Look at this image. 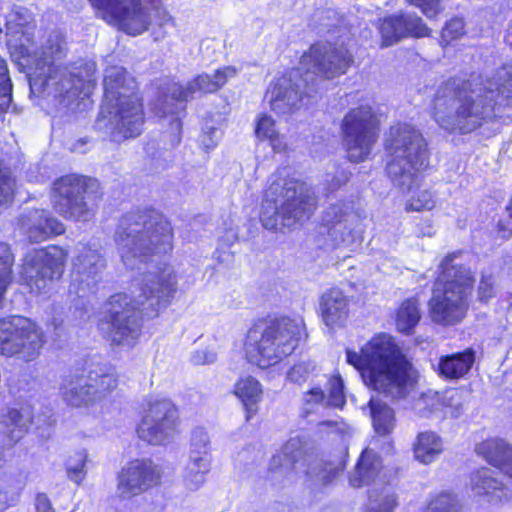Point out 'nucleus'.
<instances>
[{
	"label": "nucleus",
	"mask_w": 512,
	"mask_h": 512,
	"mask_svg": "<svg viewBox=\"0 0 512 512\" xmlns=\"http://www.w3.org/2000/svg\"><path fill=\"white\" fill-rule=\"evenodd\" d=\"M512 97V61L491 77L449 80L437 90L433 117L445 130L470 133L493 116L497 98Z\"/></svg>",
	"instance_id": "obj_1"
},
{
	"label": "nucleus",
	"mask_w": 512,
	"mask_h": 512,
	"mask_svg": "<svg viewBox=\"0 0 512 512\" xmlns=\"http://www.w3.org/2000/svg\"><path fill=\"white\" fill-rule=\"evenodd\" d=\"M176 290L177 276L170 266L143 274L133 283L131 294H114L106 303V337L116 345H134L141 332V315H157Z\"/></svg>",
	"instance_id": "obj_2"
},
{
	"label": "nucleus",
	"mask_w": 512,
	"mask_h": 512,
	"mask_svg": "<svg viewBox=\"0 0 512 512\" xmlns=\"http://www.w3.org/2000/svg\"><path fill=\"white\" fill-rule=\"evenodd\" d=\"M389 155L386 171L392 184L407 193V211H430L436 201L428 189H418L421 172L429 165L428 144L422 133L409 123H397L389 128L384 138Z\"/></svg>",
	"instance_id": "obj_3"
},
{
	"label": "nucleus",
	"mask_w": 512,
	"mask_h": 512,
	"mask_svg": "<svg viewBox=\"0 0 512 512\" xmlns=\"http://www.w3.org/2000/svg\"><path fill=\"white\" fill-rule=\"evenodd\" d=\"M353 61L344 45L315 43L301 56L297 69L271 83L265 98L275 113H293L301 107L304 95H309L303 87L313 84L316 76L331 79L346 73Z\"/></svg>",
	"instance_id": "obj_4"
},
{
	"label": "nucleus",
	"mask_w": 512,
	"mask_h": 512,
	"mask_svg": "<svg viewBox=\"0 0 512 512\" xmlns=\"http://www.w3.org/2000/svg\"><path fill=\"white\" fill-rule=\"evenodd\" d=\"M347 362L361 373L369 388L392 398H404L416 386L418 373L388 334L375 335L360 353L347 350Z\"/></svg>",
	"instance_id": "obj_5"
},
{
	"label": "nucleus",
	"mask_w": 512,
	"mask_h": 512,
	"mask_svg": "<svg viewBox=\"0 0 512 512\" xmlns=\"http://www.w3.org/2000/svg\"><path fill=\"white\" fill-rule=\"evenodd\" d=\"M66 51V42L59 32H52L41 50L35 55L32 65L35 72L29 78L32 92L43 90L47 96L62 98L60 102L70 103L80 94L88 96L95 85L96 64L94 61H80L71 67L55 64Z\"/></svg>",
	"instance_id": "obj_6"
},
{
	"label": "nucleus",
	"mask_w": 512,
	"mask_h": 512,
	"mask_svg": "<svg viewBox=\"0 0 512 512\" xmlns=\"http://www.w3.org/2000/svg\"><path fill=\"white\" fill-rule=\"evenodd\" d=\"M261 204L260 221L264 228L279 231L308 219L317 205L314 191L304 182L290 177L289 170H278Z\"/></svg>",
	"instance_id": "obj_7"
},
{
	"label": "nucleus",
	"mask_w": 512,
	"mask_h": 512,
	"mask_svg": "<svg viewBox=\"0 0 512 512\" xmlns=\"http://www.w3.org/2000/svg\"><path fill=\"white\" fill-rule=\"evenodd\" d=\"M172 228L156 211L125 216L116 232V243L124 265L138 267L154 255L169 253L172 248Z\"/></svg>",
	"instance_id": "obj_8"
},
{
	"label": "nucleus",
	"mask_w": 512,
	"mask_h": 512,
	"mask_svg": "<svg viewBox=\"0 0 512 512\" xmlns=\"http://www.w3.org/2000/svg\"><path fill=\"white\" fill-rule=\"evenodd\" d=\"M460 258L461 253L449 254L438 266V278L429 301L431 318L438 324H455L466 314L474 278Z\"/></svg>",
	"instance_id": "obj_9"
},
{
	"label": "nucleus",
	"mask_w": 512,
	"mask_h": 512,
	"mask_svg": "<svg viewBox=\"0 0 512 512\" xmlns=\"http://www.w3.org/2000/svg\"><path fill=\"white\" fill-rule=\"evenodd\" d=\"M301 321L280 318L264 328L249 330L244 343L247 359L260 368L278 364L293 353L302 336Z\"/></svg>",
	"instance_id": "obj_10"
},
{
	"label": "nucleus",
	"mask_w": 512,
	"mask_h": 512,
	"mask_svg": "<svg viewBox=\"0 0 512 512\" xmlns=\"http://www.w3.org/2000/svg\"><path fill=\"white\" fill-rule=\"evenodd\" d=\"M98 17L130 36L147 31L154 22L164 27L172 22L165 9L146 7L141 0H89Z\"/></svg>",
	"instance_id": "obj_11"
},
{
	"label": "nucleus",
	"mask_w": 512,
	"mask_h": 512,
	"mask_svg": "<svg viewBox=\"0 0 512 512\" xmlns=\"http://www.w3.org/2000/svg\"><path fill=\"white\" fill-rule=\"evenodd\" d=\"M380 115L370 105L351 108L341 122L343 143L348 159L358 163L366 160L377 142Z\"/></svg>",
	"instance_id": "obj_12"
},
{
	"label": "nucleus",
	"mask_w": 512,
	"mask_h": 512,
	"mask_svg": "<svg viewBox=\"0 0 512 512\" xmlns=\"http://www.w3.org/2000/svg\"><path fill=\"white\" fill-rule=\"evenodd\" d=\"M45 343L42 329L31 319L12 315L0 318V355L29 362Z\"/></svg>",
	"instance_id": "obj_13"
},
{
	"label": "nucleus",
	"mask_w": 512,
	"mask_h": 512,
	"mask_svg": "<svg viewBox=\"0 0 512 512\" xmlns=\"http://www.w3.org/2000/svg\"><path fill=\"white\" fill-rule=\"evenodd\" d=\"M97 181L78 175H66L54 182L56 211L68 219L88 221L94 215Z\"/></svg>",
	"instance_id": "obj_14"
},
{
	"label": "nucleus",
	"mask_w": 512,
	"mask_h": 512,
	"mask_svg": "<svg viewBox=\"0 0 512 512\" xmlns=\"http://www.w3.org/2000/svg\"><path fill=\"white\" fill-rule=\"evenodd\" d=\"M67 258L68 252L54 245L28 252L22 264V282L33 293L49 292L53 282L61 278Z\"/></svg>",
	"instance_id": "obj_15"
},
{
	"label": "nucleus",
	"mask_w": 512,
	"mask_h": 512,
	"mask_svg": "<svg viewBox=\"0 0 512 512\" xmlns=\"http://www.w3.org/2000/svg\"><path fill=\"white\" fill-rule=\"evenodd\" d=\"M352 487L360 488L373 484L374 488L369 494V512H392L397 501L392 488L386 484V475L380 458L372 449H365L349 475Z\"/></svg>",
	"instance_id": "obj_16"
},
{
	"label": "nucleus",
	"mask_w": 512,
	"mask_h": 512,
	"mask_svg": "<svg viewBox=\"0 0 512 512\" xmlns=\"http://www.w3.org/2000/svg\"><path fill=\"white\" fill-rule=\"evenodd\" d=\"M271 468L303 473L323 482H328L342 469L340 464L324 463L323 459L310 451L308 441L300 436L291 437L282 446L273 456Z\"/></svg>",
	"instance_id": "obj_17"
},
{
	"label": "nucleus",
	"mask_w": 512,
	"mask_h": 512,
	"mask_svg": "<svg viewBox=\"0 0 512 512\" xmlns=\"http://www.w3.org/2000/svg\"><path fill=\"white\" fill-rule=\"evenodd\" d=\"M178 425L175 405L167 399H156L149 403L137 427V434L151 445H166L173 441Z\"/></svg>",
	"instance_id": "obj_18"
},
{
	"label": "nucleus",
	"mask_w": 512,
	"mask_h": 512,
	"mask_svg": "<svg viewBox=\"0 0 512 512\" xmlns=\"http://www.w3.org/2000/svg\"><path fill=\"white\" fill-rule=\"evenodd\" d=\"M101 116L103 119L109 117L115 142L138 136L144 124L143 105L137 93L123 94L113 103L104 104Z\"/></svg>",
	"instance_id": "obj_19"
},
{
	"label": "nucleus",
	"mask_w": 512,
	"mask_h": 512,
	"mask_svg": "<svg viewBox=\"0 0 512 512\" xmlns=\"http://www.w3.org/2000/svg\"><path fill=\"white\" fill-rule=\"evenodd\" d=\"M322 227L331 246H350L361 236L362 218L351 205L336 203L326 209Z\"/></svg>",
	"instance_id": "obj_20"
},
{
	"label": "nucleus",
	"mask_w": 512,
	"mask_h": 512,
	"mask_svg": "<svg viewBox=\"0 0 512 512\" xmlns=\"http://www.w3.org/2000/svg\"><path fill=\"white\" fill-rule=\"evenodd\" d=\"M104 268L105 260L97 249L79 244L72 260L70 291L79 296L93 292L102 279Z\"/></svg>",
	"instance_id": "obj_21"
},
{
	"label": "nucleus",
	"mask_w": 512,
	"mask_h": 512,
	"mask_svg": "<svg viewBox=\"0 0 512 512\" xmlns=\"http://www.w3.org/2000/svg\"><path fill=\"white\" fill-rule=\"evenodd\" d=\"M161 469L149 459H136L124 467L118 475L117 493L122 498H131L157 485Z\"/></svg>",
	"instance_id": "obj_22"
},
{
	"label": "nucleus",
	"mask_w": 512,
	"mask_h": 512,
	"mask_svg": "<svg viewBox=\"0 0 512 512\" xmlns=\"http://www.w3.org/2000/svg\"><path fill=\"white\" fill-rule=\"evenodd\" d=\"M239 70L235 66H224L213 74H201L185 85L173 83L168 88V97L177 102H186L197 94L214 93L221 89L229 80L238 75Z\"/></svg>",
	"instance_id": "obj_23"
},
{
	"label": "nucleus",
	"mask_w": 512,
	"mask_h": 512,
	"mask_svg": "<svg viewBox=\"0 0 512 512\" xmlns=\"http://www.w3.org/2000/svg\"><path fill=\"white\" fill-rule=\"evenodd\" d=\"M210 439L203 428L192 431L189 449V461L185 468L184 481L190 490H196L205 482L210 470Z\"/></svg>",
	"instance_id": "obj_24"
},
{
	"label": "nucleus",
	"mask_w": 512,
	"mask_h": 512,
	"mask_svg": "<svg viewBox=\"0 0 512 512\" xmlns=\"http://www.w3.org/2000/svg\"><path fill=\"white\" fill-rule=\"evenodd\" d=\"M381 46L389 47L406 37H425L429 28L416 14H397L380 21Z\"/></svg>",
	"instance_id": "obj_25"
},
{
	"label": "nucleus",
	"mask_w": 512,
	"mask_h": 512,
	"mask_svg": "<svg viewBox=\"0 0 512 512\" xmlns=\"http://www.w3.org/2000/svg\"><path fill=\"white\" fill-rule=\"evenodd\" d=\"M320 313L324 324L335 330L346 325L349 318V298L338 288L326 291L320 299Z\"/></svg>",
	"instance_id": "obj_26"
},
{
	"label": "nucleus",
	"mask_w": 512,
	"mask_h": 512,
	"mask_svg": "<svg viewBox=\"0 0 512 512\" xmlns=\"http://www.w3.org/2000/svg\"><path fill=\"white\" fill-rule=\"evenodd\" d=\"M324 388L315 386L304 394V402L313 408L323 407L342 408L346 403L344 382L340 375L323 376Z\"/></svg>",
	"instance_id": "obj_27"
},
{
	"label": "nucleus",
	"mask_w": 512,
	"mask_h": 512,
	"mask_svg": "<svg viewBox=\"0 0 512 512\" xmlns=\"http://www.w3.org/2000/svg\"><path fill=\"white\" fill-rule=\"evenodd\" d=\"M23 230L31 242H42L64 232L63 224L45 210H35L25 216Z\"/></svg>",
	"instance_id": "obj_28"
},
{
	"label": "nucleus",
	"mask_w": 512,
	"mask_h": 512,
	"mask_svg": "<svg viewBox=\"0 0 512 512\" xmlns=\"http://www.w3.org/2000/svg\"><path fill=\"white\" fill-rule=\"evenodd\" d=\"M33 420V412L30 406L23 405L20 408H8L0 416V426L11 443L18 442L26 433Z\"/></svg>",
	"instance_id": "obj_29"
},
{
	"label": "nucleus",
	"mask_w": 512,
	"mask_h": 512,
	"mask_svg": "<svg viewBox=\"0 0 512 512\" xmlns=\"http://www.w3.org/2000/svg\"><path fill=\"white\" fill-rule=\"evenodd\" d=\"M135 87L134 79L127 74L123 67H108L104 76V104L113 103L123 94L136 93Z\"/></svg>",
	"instance_id": "obj_30"
},
{
	"label": "nucleus",
	"mask_w": 512,
	"mask_h": 512,
	"mask_svg": "<svg viewBox=\"0 0 512 512\" xmlns=\"http://www.w3.org/2000/svg\"><path fill=\"white\" fill-rule=\"evenodd\" d=\"M476 452L512 478V449L504 440L497 438L485 440L477 445Z\"/></svg>",
	"instance_id": "obj_31"
},
{
	"label": "nucleus",
	"mask_w": 512,
	"mask_h": 512,
	"mask_svg": "<svg viewBox=\"0 0 512 512\" xmlns=\"http://www.w3.org/2000/svg\"><path fill=\"white\" fill-rule=\"evenodd\" d=\"M475 361V353L467 349L461 353L442 356L438 362V373L445 379L458 380L465 377Z\"/></svg>",
	"instance_id": "obj_32"
},
{
	"label": "nucleus",
	"mask_w": 512,
	"mask_h": 512,
	"mask_svg": "<svg viewBox=\"0 0 512 512\" xmlns=\"http://www.w3.org/2000/svg\"><path fill=\"white\" fill-rule=\"evenodd\" d=\"M89 378L85 375L65 379L60 388L63 400L72 407H84L95 402Z\"/></svg>",
	"instance_id": "obj_33"
},
{
	"label": "nucleus",
	"mask_w": 512,
	"mask_h": 512,
	"mask_svg": "<svg viewBox=\"0 0 512 512\" xmlns=\"http://www.w3.org/2000/svg\"><path fill=\"white\" fill-rule=\"evenodd\" d=\"M86 378H89V387L95 402L102 399L107 393L114 390L118 385V376L115 369L109 365H101L89 371Z\"/></svg>",
	"instance_id": "obj_34"
},
{
	"label": "nucleus",
	"mask_w": 512,
	"mask_h": 512,
	"mask_svg": "<svg viewBox=\"0 0 512 512\" xmlns=\"http://www.w3.org/2000/svg\"><path fill=\"white\" fill-rule=\"evenodd\" d=\"M470 486L476 495L491 496L499 501L507 500V488L501 486L488 468H482L471 475Z\"/></svg>",
	"instance_id": "obj_35"
},
{
	"label": "nucleus",
	"mask_w": 512,
	"mask_h": 512,
	"mask_svg": "<svg viewBox=\"0 0 512 512\" xmlns=\"http://www.w3.org/2000/svg\"><path fill=\"white\" fill-rule=\"evenodd\" d=\"M414 456L423 464L434 462L443 451L441 438L434 432L425 431L418 434L413 446Z\"/></svg>",
	"instance_id": "obj_36"
},
{
	"label": "nucleus",
	"mask_w": 512,
	"mask_h": 512,
	"mask_svg": "<svg viewBox=\"0 0 512 512\" xmlns=\"http://www.w3.org/2000/svg\"><path fill=\"white\" fill-rule=\"evenodd\" d=\"M234 394L243 403L248 415L256 412V405L262 397V386L258 380L251 376L240 378L235 384Z\"/></svg>",
	"instance_id": "obj_37"
},
{
	"label": "nucleus",
	"mask_w": 512,
	"mask_h": 512,
	"mask_svg": "<svg viewBox=\"0 0 512 512\" xmlns=\"http://www.w3.org/2000/svg\"><path fill=\"white\" fill-rule=\"evenodd\" d=\"M373 427L379 435H387L395 427L394 411L380 400L369 401Z\"/></svg>",
	"instance_id": "obj_38"
},
{
	"label": "nucleus",
	"mask_w": 512,
	"mask_h": 512,
	"mask_svg": "<svg viewBox=\"0 0 512 512\" xmlns=\"http://www.w3.org/2000/svg\"><path fill=\"white\" fill-rule=\"evenodd\" d=\"M420 318L421 312L418 301L416 299H407L402 302L398 309L396 326L400 332L409 334L418 324Z\"/></svg>",
	"instance_id": "obj_39"
},
{
	"label": "nucleus",
	"mask_w": 512,
	"mask_h": 512,
	"mask_svg": "<svg viewBox=\"0 0 512 512\" xmlns=\"http://www.w3.org/2000/svg\"><path fill=\"white\" fill-rule=\"evenodd\" d=\"M464 391L460 389H449L441 393L439 415L456 418L461 415L464 409Z\"/></svg>",
	"instance_id": "obj_40"
},
{
	"label": "nucleus",
	"mask_w": 512,
	"mask_h": 512,
	"mask_svg": "<svg viewBox=\"0 0 512 512\" xmlns=\"http://www.w3.org/2000/svg\"><path fill=\"white\" fill-rule=\"evenodd\" d=\"M255 133L259 139L269 140L275 151L281 152L285 150L286 143L283 138L278 135L272 117L267 115L260 116L256 122Z\"/></svg>",
	"instance_id": "obj_41"
},
{
	"label": "nucleus",
	"mask_w": 512,
	"mask_h": 512,
	"mask_svg": "<svg viewBox=\"0 0 512 512\" xmlns=\"http://www.w3.org/2000/svg\"><path fill=\"white\" fill-rule=\"evenodd\" d=\"M441 393L429 390L414 400L413 410L420 417L439 415Z\"/></svg>",
	"instance_id": "obj_42"
},
{
	"label": "nucleus",
	"mask_w": 512,
	"mask_h": 512,
	"mask_svg": "<svg viewBox=\"0 0 512 512\" xmlns=\"http://www.w3.org/2000/svg\"><path fill=\"white\" fill-rule=\"evenodd\" d=\"M425 512H459V503L454 494L441 492L429 501Z\"/></svg>",
	"instance_id": "obj_43"
},
{
	"label": "nucleus",
	"mask_w": 512,
	"mask_h": 512,
	"mask_svg": "<svg viewBox=\"0 0 512 512\" xmlns=\"http://www.w3.org/2000/svg\"><path fill=\"white\" fill-rule=\"evenodd\" d=\"M87 454L84 450L76 452L70 456L66 463L68 477L75 483H80L85 474V463Z\"/></svg>",
	"instance_id": "obj_44"
},
{
	"label": "nucleus",
	"mask_w": 512,
	"mask_h": 512,
	"mask_svg": "<svg viewBox=\"0 0 512 512\" xmlns=\"http://www.w3.org/2000/svg\"><path fill=\"white\" fill-rule=\"evenodd\" d=\"M12 96V84L8 76L7 63L0 57V108H8Z\"/></svg>",
	"instance_id": "obj_45"
},
{
	"label": "nucleus",
	"mask_w": 512,
	"mask_h": 512,
	"mask_svg": "<svg viewBox=\"0 0 512 512\" xmlns=\"http://www.w3.org/2000/svg\"><path fill=\"white\" fill-rule=\"evenodd\" d=\"M316 365L311 362H301L294 365L288 372V379L294 383L301 384L307 381L315 372Z\"/></svg>",
	"instance_id": "obj_46"
},
{
	"label": "nucleus",
	"mask_w": 512,
	"mask_h": 512,
	"mask_svg": "<svg viewBox=\"0 0 512 512\" xmlns=\"http://www.w3.org/2000/svg\"><path fill=\"white\" fill-rule=\"evenodd\" d=\"M15 182L9 172L0 167V206L12 201Z\"/></svg>",
	"instance_id": "obj_47"
},
{
	"label": "nucleus",
	"mask_w": 512,
	"mask_h": 512,
	"mask_svg": "<svg viewBox=\"0 0 512 512\" xmlns=\"http://www.w3.org/2000/svg\"><path fill=\"white\" fill-rule=\"evenodd\" d=\"M27 23V10L20 6H14L6 14V27L10 32H17L19 28Z\"/></svg>",
	"instance_id": "obj_48"
},
{
	"label": "nucleus",
	"mask_w": 512,
	"mask_h": 512,
	"mask_svg": "<svg viewBox=\"0 0 512 512\" xmlns=\"http://www.w3.org/2000/svg\"><path fill=\"white\" fill-rule=\"evenodd\" d=\"M412 6L421 10V12L429 19L435 18L443 11L441 0H407Z\"/></svg>",
	"instance_id": "obj_49"
},
{
	"label": "nucleus",
	"mask_w": 512,
	"mask_h": 512,
	"mask_svg": "<svg viewBox=\"0 0 512 512\" xmlns=\"http://www.w3.org/2000/svg\"><path fill=\"white\" fill-rule=\"evenodd\" d=\"M464 22L455 18L450 20L442 30V41L449 43L460 38L464 34Z\"/></svg>",
	"instance_id": "obj_50"
},
{
	"label": "nucleus",
	"mask_w": 512,
	"mask_h": 512,
	"mask_svg": "<svg viewBox=\"0 0 512 512\" xmlns=\"http://www.w3.org/2000/svg\"><path fill=\"white\" fill-rule=\"evenodd\" d=\"M217 359V353L211 349H200L191 355V362L195 365H206L214 363Z\"/></svg>",
	"instance_id": "obj_51"
},
{
	"label": "nucleus",
	"mask_w": 512,
	"mask_h": 512,
	"mask_svg": "<svg viewBox=\"0 0 512 512\" xmlns=\"http://www.w3.org/2000/svg\"><path fill=\"white\" fill-rule=\"evenodd\" d=\"M221 135L222 133L219 129L213 127L208 128L207 130H204L203 134L201 135V145L205 149H212L218 144Z\"/></svg>",
	"instance_id": "obj_52"
},
{
	"label": "nucleus",
	"mask_w": 512,
	"mask_h": 512,
	"mask_svg": "<svg viewBox=\"0 0 512 512\" xmlns=\"http://www.w3.org/2000/svg\"><path fill=\"white\" fill-rule=\"evenodd\" d=\"M479 298L488 300L493 295V279L491 276H483L479 284Z\"/></svg>",
	"instance_id": "obj_53"
},
{
	"label": "nucleus",
	"mask_w": 512,
	"mask_h": 512,
	"mask_svg": "<svg viewBox=\"0 0 512 512\" xmlns=\"http://www.w3.org/2000/svg\"><path fill=\"white\" fill-rule=\"evenodd\" d=\"M36 512H54L48 497L39 494L36 498Z\"/></svg>",
	"instance_id": "obj_54"
},
{
	"label": "nucleus",
	"mask_w": 512,
	"mask_h": 512,
	"mask_svg": "<svg viewBox=\"0 0 512 512\" xmlns=\"http://www.w3.org/2000/svg\"><path fill=\"white\" fill-rule=\"evenodd\" d=\"M348 181V175L341 171L338 175H335L332 180L329 189L334 191L344 185Z\"/></svg>",
	"instance_id": "obj_55"
},
{
	"label": "nucleus",
	"mask_w": 512,
	"mask_h": 512,
	"mask_svg": "<svg viewBox=\"0 0 512 512\" xmlns=\"http://www.w3.org/2000/svg\"><path fill=\"white\" fill-rule=\"evenodd\" d=\"M506 42L510 45L512 48V34L507 35Z\"/></svg>",
	"instance_id": "obj_56"
},
{
	"label": "nucleus",
	"mask_w": 512,
	"mask_h": 512,
	"mask_svg": "<svg viewBox=\"0 0 512 512\" xmlns=\"http://www.w3.org/2000/svg\"><path fill=\"white\" fill-rule=\"evenodd\" d=\"M173 111L172 110H167L166 108L164 109V113H172Z\"/></svg>",
	"instance_id": "obj_57"
}]
</instances>
